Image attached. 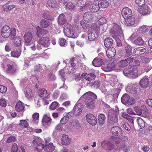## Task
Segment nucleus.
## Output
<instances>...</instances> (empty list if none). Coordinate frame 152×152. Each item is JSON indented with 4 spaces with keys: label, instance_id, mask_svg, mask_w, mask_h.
Masks as SVG:
<instances>
[{
    "label": "nucleus",
    "instance_id": "52",
    "mask_svg": "<svg viewBox=\"0 0 152 152\" xmlns=\"http://www.w3.org/2000/svg\"><path fill=\"white\" fill-rule=\"evenodd\" d=\"M59 105V104L56 101L53 102L50 105V109L51 110H54Z\"/></svg>",
    "mask_w": 152,
    "mask_h": 152
},
{
    "label": "nucleus",
    "instance_id": "25",
    "mask_svg": "<svg viewBox=\"0 0 152 152\" xmlns=\"http://www.w3.org/2000/svg\"><path fill=\"white\" fill-rule=\"evenodd\" d=\"M146 51V50L145 48L140 47L135 48L133 50V53L135 55L140 56L143 54Z\"/></svg>",
    "mask_w": 152,
    "mask_h": 152
},
{
    "label": "nucleus",
    "instance_id": "6",
    "mask_svg": "<svg viewBox=\"0 0 152 152\" xmlns=\"http://www.w3.org/2000/svg\"><path fill=\"white\" fill-rule=\"evenodd\" d=\"M111 28L109 32L113 37L119 36L122 32L121 27L117 23H112Z\"/></svg>",
    "mask_w": 152,
    "mask_h": 152
},
{
    "label": "nucleus",
    "instance_id": "1",
    "mask_svg": "<svg viewBox=\"0 0 152 152\" xmlns=\"http://www.w3.org/2000/svg\"><path fill=\"white\" fill-rule=\"evenodd\" d=\"M64 33L66 36L75 37V35L80 32L81 27L77 25L72 26L69 23H66L64 25Z\"/></svg>",
    "mask_w": 152,
    "mask_h": 152
},
{
    "label": "nucleus",
    "instance_id": "46",
    "mask_svg": "<svg viewBox=\"0 0 152 152\" xmlns=\"http://www.w3.org/2000/svg\"><path fill=\"white\" fill-rule=\"evenodd\" d=\"M21 53V51L13 50L11 52L10 54L12 57L18 58L20 56Z\"/></svg>",
    "mask_w": 152,
    "mask_h": 152
},
{
    "label": "nucleus",
    "instance_id": "2",
    "mask_svg": "<svg viewBox=\"0 0 152 152\" xmlns=\"http://www.w3.org/2000/svg\"><path fill=\"white\" fill-rule=\"evenodd\" d=\"M85 99V104L88 108L93 109L94 107L95 100L97 99V96L91 91L85 93L83 96Z\"/></svg>",
    "mask_w": 152,
    "mask_h": 152
},
{
    "label": "nucleus",
    "instance_id": "40",
    "mask_svg": "<svg viewBox=\"0 0 152 152\" xmlns=\"http://www.w3.org/2000/svg\"><path fill=\"white\" fill-rule=\"evenodd\" d=\"M15 5L13 4L9 5L7 4L3 5V10L5 12H8L11 10L12 9L15 8Z\"/></svg>",
    "mask_w": 152,
    "mask_h": 152
},
{
    "label": "nucleus",
    "instance_id": "57",
    "mask_svg": "<svg viewBox=\"0 0 152 152\" xmlns=\"http://www.w3.org/2000/svg\"><path fill=\"white\" fill-rule=\"evenodd\" d=\"M148 30V28L146 26H142L140 28L138 29L139 32L140 33L142 34L146 32Z\"/></svg>",
    "mask_w": 152,
    "mask_h": 152
},
{
    "label": "nucleus",
    "instance_id": "26",
    "mask_svg": "<svg viewBox=\"0 0 152 152\" xmlns=\"http://www.w3.org/2000/svg\"><path fill=\"white\" fill-rule=\"evenodd\" d=\"M149 9L147 5H145L141 7L140 9L138 10L139 12L143 15H146L150 13Z\"/></svg>",
    "mask_w": 152,
    "mask_h": 152
},
{
    "label": "nucleus",
    "instance_id": "38",
    "mask_svg": "<svg viewBox=\"0 0 152 152\" xmlns=\"http://www.w3.org/2000/svg\"><path fill=\"white\" fill-rule=\"evenodd\" d=\"M127 60H127L126 58L124 60H122L118 61L117 63L118 66L121 67H125L129 64Z\"/></svg>",
    "mask_w": 152,
    "mask_h": 152
},
{
    "label": "nucleus",
    "instance_id": "22",
    "mask_svg": "<svg viewBox=\"0 0 152 152\" xmlns=\"http://www.w3.org/2000/svg\"><path fill=\"white\" fill-rule=\"evenodd\" d=\"M36 30L37 35L39 37H40L42 36L45 35L48 33V31L47 30L45 29H42L39 26H38L37 27Z\"/></svg>",
    "mask_w": 152,
    "mask_h": 152
},
{
    "label": "nucleus",
    "instance_id": "27",
    "mask_svg": "<svg viewBox=\"0 0 152 152\" xmlns=\"http://www.w3.org/2000/svg\"><path fill=\"white\" fill-rule=\"evenodd\" d=\"M104 60L97 57L94 58L92 61L93 65L96 67H99L104 64Z\"/></svg>",
    "mask_w": 152,
    "mask_h": 152
},
{
    "label": "nucleus",
    "instance_id": "48",
    "mask_svg": "<svg viewBox=\"0 0 152 152\" xmlns=\"http://www.w3.org/2000/svg\"><path fill=\"white\" fill-rule=\"evenodd\" d=\"M134 42L136 45H141L144 44V41L140 37H138L135 39Z\"/></svg>",
    "mask_w": 152,
    "mask_h": 152
},
{
    "label": "nucleus",
    "instance_id": "7",
    "mask_svg": "<svg viewBox=\"0 0 152 152\" xmlns=\"http://www.w3.org/2000/svg\"><path fill=\"white\" fill-rule=\"evenodd\" d=\"M118 112L114 110H110L108 113V119L109 123L114 124L118 122L117 115Z\"/></svg>",
    "mask_w": 152,
    "mask_h": 152
},
{
    "label": "nucleus",
    "instance_id": "47",
    "mask_svg": "<svg viewBox=\"0 0 152 152\" xmlns=\"http://www.w3.org/2000/svg\"><path fill=\"white\" fill-rule=\"evenodd\" d=\"M137 122L140 129H142L145 127V122L141 118H138L137 119Z\"/></svg>",
    "mask_w": 152,
    "mask_h": 152
},
{
    "label": "nucleus",
    "instance_id": "61",
    "mask_svg": "<svg viewBox=\"0 0 152 152\" xmlns=\"http://www.w3.org/2000/svg\"><path fill=\"white\" fill-rule=\"evenodd\" d=\"M42 68L41 66L40 65L38 64L35 65L34 67V71L35 72H40L42 71Z\"/></svg>",
    "mask_w": 152,
    "mask_h": 152
},
{
    "label": "nucleus",
    "instance_id": "4",
    "mask_svg": "<svg viewBox=\"0 0 152 152\" xmlns=\"http://www.w3.org/2000/svg\"><path fill=\"white\" fill-rule=\"evenodd\" d=\"M123 73L126 76L134 78L138 75V69L134 66L128 67L124 70Z\"/></svg>",
    "mask_w": 152,
    "mask_h": 152
},
{
    "label": "nucleus",
    "instance_id": "14",
    "mask_svg": "<svg viewBox=\"0 0 152 152\" xmlns=\"http://www.w3.org/2000/svg\"><path fill=\"white\" fill-rule=\"evenodd\" d=\"M83 105L81 104H76L73 109V115L76 116L80 114L83 109Z\"/></svg>",
    "mask_w": 152,
    "mask_h": 152
},
{
    "label": "nucleus",
    "instance_id": "12",
    "mask_svg": "<svg viewBox=\"0 0 152 152\" xmlns=\"http://www.w3.org/2000/svg\"><path fill=\"white\" fill-rule=\"evenodd\" d=\"M101 146L104 149L110 151L114 148V145L110 141L105 140L102 141L101 143Z\"/></svg>",
    "mask_w": 152,
    "mask_h": 152
},
{
    "label": "nucleus",
    "instance_id": "62",
    "mask_svg": "<svg viewBox=\"0 0 152 152\" xmlns=\"http://www.w3.org/2000/svg\"><path fill=\"white\" fill-rule=\"evenodd\" d=\"M47 4L49 7L53 8L55 7L56 5V2L51 0H49L48 1Z\"/></svg>",
    "mask_w": 152,
    "mask_h": 152
},
{
    "label": "nucleus",
    "instance_id": "41",
    "mask_svg": "<svg viewBox=\"0 0 152 152\" xmlns=\"http://www.w3.org/2000/svg\"><path fill=\"white\" fill-rule=\"evenodd\" d=\"M125 56L126 57L129 56L132 53V47L129 45H126L125 47Z\"/></svg>",
    "mask_w": 152,
    "mask_h": 152
},
{
    "label": "nucleus",
    "instance_id": "17",
    "mask_svg": "<svg viewBox=\"0 0 152 152\" xmlns=\"http://www.w3.org/2000/svg\"><path fill=\"white\" fill-rule=\"evenodd\" d=\"M94 16L91 12H85L83 15V19L86 22L90 23L92 22Z\"/></svg>",
    "mask_w": 152,
    "mask_h": 152
},
{
    "label": "nucleus",
    "instance_id": "44",
    "mask_svg": "<svg viewBox=\"0 0 152 152\" xmlns=\"http://www.w3.org/2000/svg\"><path fill=\"white\" fill-rule=\"evenodd\" d=\"M72 116L73 114L72 113L69 112L67 116H65L62 118L60 121L61 123L62 124H66L69 121V115Z\"/></svg>",
    "mask_w": 152,
    "mask_h": 152
},
{
    "label": "nucleus",
    "instance_id": "36",
    "mask_svg": "<svg viewBox=\"0 0 152 152\" xmlns=\"http://www.w3.org/2000/svg\"><path fill=\"white\" fill-rule=\"evenodd\" d=\"M25 94L26 96L28 99L31 98L33 96L32 91L29 88H26L25 89Z\"/></svg>",
    "mask_w": 152,
    "mask_h": 152
},
{
    "label": "nucleus",
    "instance_id": "16",
    "mask_svg": "<svg viewBox=\"0 0 152 152\" xmlns=\"http://www.w3.org/2000/svg\"><path fill=\"white\" fill-rule=\"evenodd\" d=\"M111 132L112 134L115 136H121L122 132L121 129L118 126L113 127L111 129Z\"/></svg>",
    "mask_w": 152,
    "mask_h": 152
},
{
    "label": "nucleus",
    "instance_id": "5",
    "mask_svg": "<svg viewBox=\"0 0 152 152\" xmlns=\"http://www.w3.org/2000/svg\"><path fill=\"white\" fill-rule=\"evenodd\" d=\"M100 30L99 27H95L91 25V28L88 30V38L91 41L96 40L98 37Z\"/></svg>",
    "mask_w": 152,
    "mask_h": 152
},
{
    "label": "nucleus",
    "instance_id": "49",
    "mask_svg": "<svg viewBox=\"0 0 152 152\" xmlns=\"http://www.w3.org/2000/svg\"><path fill=\"white\" fill-rule=\"evenodd\" d=\"M129 99V96L127 94H124L122 97L121 101L124 104H127Z\"/></svg>",
    "mask_w": 152,
    "mask_h": 152
},
{
    "label": "nucleus",
    "instance_id": "31",
    "mask_svg": "<svg viewBox=\"0 0 152 152\" xmlns=\"http://www.w3.org/2000/svg\"><path fill=\"white\" fill-rule=\"evenodd\" d=\"M24 107L23 103L21 101H19L16 104L15 109L18 112L22 111L24 109Z\"/></svg>",
    "mask_w": 152,
    "mask_h": 152
},
{
    "label": "nucleus",
    "instance_id": "50",
    "mask_svg": "<svg viewBox=\"0 0 152 152\" xmlns=\"http://www.w3.org/2000/svg\"><path fill=\"white\" fill-rule=\"evenodd\" d=\"M122 116L124 118L128 120L131 123H133L134 120L133 118L132 117L125 113H122Z\"/></svg>",
    "mask_w": 152,
    "mask_h": 152
},
{
    "label": "nucleus",
    "instance_id": "9",
    "mask_svg": "<svg viewBox=\"0 0 152 152\" xmlns=\"http://www.w3.org/2000/svg\"><path fill=\"white\" fill-rule=\"evenodd\" d=\"M121 14L122 17L125 20L131 18L132 16V13L131 10L127 7L123 9Z\"/></svg>",
    "mask_w": 152,
    "mask_h": 152
},
{
    "label": "nucleus",
    "instance_id": "19",
    "mask_svg": "<svg viewBox=\"0 0 152 152\" xmlns=\"http://www.w3.org/2000/svg\"><path fill=\"white\" fill-rule=\"evenodd\" d=\"M82 76L88 81L94 80L96 78L94 72L91 73L89 74L83 73L82 75Z\"/></svg>",
    "mask_w": 152,
    "mask_h": 152
},
{
    "label": "nucleus",
    "instance_id": "59",
    "mask_svg": "<svg viewBox=\"0 0 152 152\" xmlns=\"http://www.w3.org/2000/svg\"><path fill=\"white\" fill-rule=\"evenodd\" d=\"M18 146L16 143H14L13 144L12 146L11 152H18Z\"/></svg>",
    "mask_w": 152,
    "mask_h": 152
},
{
    "label": "nucleus",
    "instance_id": "15",
    "mask_svg": "<svg viewBox=\"0 0 152 152\" xmlns=\"http://www.w3.org/2000/svg\"><path fill=\"white\" fill-rule=\"evenodd\" d=\"M52 119L49 117H48L46 115H44L42 119V124L43 126L47 128L49 126L51 123Z\"/></svg>",
    "mask_w": 152,
    "mask_h": 152
},
{
    "label": "nucleus",
    "instance_id": "42",
    "mask_svg": "<svg viewBox=\"0 0 152 152\" xmlns=\"http://www.w3.org/2000/svg\"><path fill=\"white\" fill-rule=\"evenodd\" d=\"M105 119V115L103 114H101L98 116V119L100 125H102L104 124Z\"/></svg>",
    "mask_w": 152,
    "mask_h": 152
},
{
    "label": "nucleus",
    "instance_id": "3",
    "mask_svg": "<svg viewBox=\"0 0 152 152\" xmlns=\"http://www.w3.org/2000/svg\"><path fill=\"white\" fill-rule=\"evenodd\" d=\"M1 32L3 37L7 38L10 36V38H13L16 34V29L14 27L10 28L9 26L6 25L2 28Z\"/></svg>",
    "mask_w": 152,
    "mask_h": 152
},
{
    "label": "nucleus",
    "instance_id": "43",
    "mask_svg": "<svg viewBox=\"0 0 152 152\" xmlns=\"http://www.w3.org/2000/svg\"><path fill=\"white\" fill-rule=\"evenodd\" d=\"M99 4L100 7L102 8H107L109 5V3L107 1L105 0H101L99 1Z\"/></svg>",
    "mask_w": 152,
    "mask_h": 152
},
{
    "label": "nucleus",
    "instance_id": "24",
    "mask_svg": "<svg viewBox=\"0 0 152 152\" xmlns=\"http://www.w3.org/2000/svg\"><path fill=\"white\" fill-rule=\"evenodd\" d=\"M116 50L113 47H110L107 49L106 50V54L107 56L109 58H112L115 55Z\"/></svg>",
    "mask_w": 152,
    "mask_h": 152
},
{
    "label": "nucleus",
    "instance_id": "54",
    "mask_svg": "<svg viewBox=\"0 0 152 152\" xmlns=\"http://www.w3.org/2000/svg\"><path fill=\"white\" fill-rule=\"evenodd\" d=\"M90 85L91 86H93L94 88L97 89L99 88L100 86V82L98 80H97L96 81H94V82H92L90 83Z\"/></svg>",
    "mask_w": 152,
    "mask_h": 152
},
{
    "label": "nucleus",
    "instance_id": "45",
    "mask_svg": "<svg viewBox=\"0 0 152 152\" xmlns=\"http://www.w3.org/2000/svg\"><path fill=\"white\" fill-rule=\"evenodd\" d=\"M40 25L42 28H45L50 25V22L45 20L42 19L40 21Z\"/></svg>",
    "mask_w": 152,
    "mask_h": 152
},
{
    "label": "nucleus",
    "instance_id": "32",
    "mask_svg": "<svg viewBox=\"0 0 152 152\" xmlns=\"http://www.w3.org/2000/svg\"><path fill=\"white\" fill-rule=\"evenodd\" d=\"M124 23L128 26H132L134 25L135 22V20L134 18H129L127 19H125L124 21Z\"/></svg>",
    "mask_w": 152,
    "mask_h": 152
},
{
    "label": "nucleus",
    "instance_id": "64",
    "mask_svg": "<svg viewBox=\"0 0 152 152\" xmlns=\"http://www.w3.org/2000/svg\"><path fill=\"white\" fill-rule=\"evenodd\" d=\"M60 75L61 77V78L63 82H64L65 80V78H64L65 75L64 70L63 69H61L59 71Z\"/></svg>",
    "mask_w": 152,
    "mask_h": 152
},
{
    "label": "nucleus",
    "instance_id": "51",
    "mask_svg": "<svg viewBox=\"0 0 152 152\" xmlns=\"http://www.w3.org/2000/svg\"><path fill=\"white\" fill-rule=\"evenodd\" d=\"M19 125L23 128H26L28 126V123L26 120H20Z\"/></svg>",
    "mask_w": 152,
    "mask_h": 152
},
{
    "label": "nucleus",
    "instance_id": "39",
    "mask_svg": "<svg viewBox=\"0 0 152 152\" xmlns=\"http://www.w3.org/2000/svg\"><path fill=\"white\" fill-rule=\"evenodd\" d=\"M45 55H46V53L45 52L39 54L36 53L31 55L30 57V58L32 60L35 61L37 58H39L40 57H43Z\"/></svg>",
    "mask_w": 152,
    "mask_h": 152
},
{
    "label": "nucleus",
    "instance_id": "34",
    "mask_svg": "<svg viewBox=\"0 0 152 152\" xmlns=\"http://www.w3.org/2000/svg\"><path fill=\"white\" fill-rule=\"evenodd\" d=\"M113 42V41L110 37H107L105 39L104 44L105 47L108 48L111 46Z\"/></svg>",
    "mask_w": 152,
    "mask_h": 152
},
{
    "label": "nucleus",
    "instance_id": "35",
    "mask_svg": "<svg viewBox=\"0 0 152 152\" xmlns=\"http://www.w3.org/2000/svg\"><path fill=\"white\" fill-rule=\"evenodd\" d=\"M58 23L61 25L64 24L66 22V18L63 14H61L59 16L58 19Z\"/></svg>",
    "mask_w": 152,
    "mask_h": 152
},
{
    "label": "nucleus",
    "instance_id": "33",
    "mask_svg": "<svg viewBox=\"0 0 152 152\" xmlns=\"http://www.w3.org/2000/svg\"><path fill=\"white\" fill-rule=\"evenodd\" d=\"M38 93L39 96L42 98H45L48 96L47 91L44 88L38 89Z\"/></svg>",
    "mask_w": 152,
    "mask_h": 152
},
{
    "label": "nucleus",
    "instance_id": "20",
    "mask_svg": "<svg viewBox=\"0 0 152 152\" xmlns=\"http://www.w3.org/2000/svg\"><path fill=\"white\" fill-rule=\"evenodd\" d=\"M25 42L28 44L31 42L33 38L32 33L30 31L26 32L23 36Z\"/></svg>",
    "mask_w": 152,
    "mask_h": 152
},
{
    "label": "nucleus",
    "instance_id": "21",
    "mask_svg": "<svg viewBox=\"0 0 152 152\" xmlns=\"http://www.w3.org/2000/svg\"><path fill=\"white\" fill-rule=\"evenodd\" d=\"M16 35H15L14 38L10 39L12 40V43L15 47H19L21 44V39L19 36H16Z\"/></svg>",
    "mask_w": 152,
    "mask_h": 152
},
{
    "label": "nucleus",
    "instance_id": "37",
    "mask_svg": "<svg viewBox=\"0 0 152 152\" xmlns=\"http://www.w3.org/2000/svg\"><path fill=\"white\" fill-rule=\"evenodd\" d=\"M100 9L99 4L94 3L90 7V10L91 12H96Z\"/></svg>",
    "mask_w": 152,
    "mask_h": 152
},
{
    "label": "nucleus",
    "instance_id": "56",
    "mask_svg": "<svg viewBox=\"0 0 152 152\" xmlns=\"http://www.w3.org/2000/svg\"><path fill=\"white\" fill-rule=\"evenodd\" d=\"M77 58L74 57H73L71 58L70 59L71 64L73 67H74L76 66V64L77 63Z\"/></svg>",
    "mask_w": 152,
    "mask_h": 152
},
{
    "label": "nucleus",
    "instance_id": "63",
    "mask_svg": "<svg viewBox=\"0 0 152 152\" xmlns=\"http://www.w3.org/2000/svg\"><path fill=\"white\" fill-rule=\"evenodd\" d=\"M145 0H136L135 3L140 7H142L145 4Z\"/></svg>",
    "mask_w": 152,
    "mask_h": 152
},
{
    "label": "nucleus",
    "instance_id": "11",
    "mask_svg": "<svg viewBox=\"0 0 152 152\" xmlns=\"http://www.w3.org/2000/svg\"><path fill=\"white\" fill-rule=\"evenodd\" d=\"M33 144L36 146L37 150L39 151L43 148V145L42 144L41 139L38 137H35L32 142Z\"/></svg>",
    "mask_w": 152,
    "mask_h": 152
},
{
    "label": "nucleus",
    "instance_id": "60",
    "mask_svg": "<svg viewBox=\"0 0 152 152\" xmlns=\"http://www.w3.org/2000/svg\"><path fill=\"white\" fill-rule=\"evenodd\" d=\"M70 124L72 126H77L79 125V122L78 120H72L70 121Z\"/></svg>",
    "mask_w": 152,
    "mask_h": 152
},
{
    "label": "nucleus",
    "instance_id": "23",
    "mask_svg": "<svg viewBox=\"0 0 152 152\" xmlns=\"http://www.w3.org/2000/svg\"><path fill=\"white\" fill-rule=\"evenodd\" d=\"M116 61H110L104 67L106 71H110L115 69V66Z\"/></svg>",
    "mask_w": 152,
    "mask_h": 152
},
{
    "label": "nucleus",
    "instance_id": "28",
    "mask_svg": "<svg viewBox=\"0 0 152 152\" xmlns=\"http://www.w3.org/2000/svg\"><path fill=\"white\" fill-rule=\"evenodd\" d=\"M71 142V139L67 135L63 134L62 136L61 144L64 145H69Z\"/></svg>",
    "mask_w": 152,
    "mask_h": 152
},
{
    "label": "nucleus",
    "instance_id": "8",
    "mask_svg": "<svg viewBox=\"0 0 152 152\" xmlns=\"http://www.w3.org/2000/svg\"><path fill=\"white\" fill-rule=\"evenodd\" d=\"M16 65L15 63L13 64H8L7 65L6 72L11 75H14L17 71Z\"/></svg>",
    "mask_w": 152,
    "mask_h": 152
},
{
    "label": "nucleus",
    "instance_id": "58",
    "mask_svg": "<svg viewBox=\"0 0 152 152\" xmlns=\"http://www.w3.org/2000/svg\"><path fill=\"white\" fill-rule=\"evenodd\" d=\"M134 109L137 115L141 116L142 114V110L139 107L137 106H135L134 107Z\"/></svg>",
    "mask_w": 152,
    "mask_h": 152
},
{
    "label": "nucleus",
    "instance_id": "29",
    "mask_svg": "<svg viewBox=\"0 0 152 152\" xmlns=\"http://www.w3.org/2000/svg\"><path fill=\"white\" fill-rule=\"evenodd\" d=\"M55 147L53 146V143L50 142L48 144H45L43 145V148L46 151L51 152L55 149Z\"/></svg>",
    "mask_w": 152,
    "mask_h": 152
},
{
    "label": "nucleus",
    "instance_id": "18",
    "mask_svg": "<svg viewBox=\"0 0 152 152\" xmlns=\"http://www.w3.org/2000/svg\"><path fill=\"white\" fill-rule=\"evenodd\" d=\"M107 22L106 19L104 17H102L95 23L92 24V25L96 27H99V30H100V26L102 25Z\"/></svg>",
    "mask_w": 152,
    "mask_h": 152
},
{
    "label": "nucleus",
    "instance_id": "55",
    "mask_svg": "<svg viewBox=\"0 0 152 152\" xmlns=\"http://www.w3.org/2000/svg\"><path fill=\"white\" fill-rule=\"evenodd\" d=\"M43 17L50 20L52 21L53 20V18L49 15L48 12H46L44 13Z\"/></svg>",
    "mask_w": 152,
    "mask_h": 152
},
{
    "label": "nucleus",
    "instance_id": "53",
    "mask_svg": "<svg viewBox=\"0 0 152 152\" xmlns=\"http://www.w3.org/2000/svg\"><path fill=\"white\" fill-rule=\"evenodd\" d=\"M80 23L83 28L84 29H87L90 27L89 24L86 23L83 20L80 21Z\"/></svg>",
    "mask_w": 152,
    "mask_h": 152
},
{
    "label": "nucleus",
    "instance_id": "13",
    "mask_svg": "<svg viewBox=\"0 0 152 152\" xmlns=\"http://www.w3.org/2000/svg\"><path fill=\"white\" fill-rule=\"evenodd\" d=\"M86 120L90 124L95 126L97 123V119L96 117L92 114L89 113L86 116Z\"/></svg>",
    "mask_w": 152,
    "mask_h": 152
},
{
    "label": "nucleus",
    "instance_id": "10",
    "mask_svg": "<svg viewBox=\"0 0 152 152\" xmlns=\"http://www.w3.org/2000/svg\"><path fill=\"white\" fill-rule=\"evenodd\" d=\"M50 39L48 37H44L39 38L38 43L44 47H48L50 43Z\"/></svg>",
    "mask_w": 152,
    "mask_h": 152
},
{
    "label": "nucleus",
    "instance_id": "30",
    "mask_svg": "<svg viewBox=\"0 0 152 152\" xmlns=\"http://www.w3.org/2000/svg\"><path fill=\"white\" fill-rule=\"evenodd\" d=\"M149 84V79L147 77L142 78L140 82V86L143 88H146Z\"/></svg>",
    "mask_w": 152,
    "mask_h": 152
}]
</instances>
